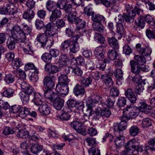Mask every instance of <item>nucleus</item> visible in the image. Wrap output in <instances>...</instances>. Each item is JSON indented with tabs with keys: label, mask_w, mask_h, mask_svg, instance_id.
<instances>
[{
	"label": "nucleus",
	"mask_w": 155,
	"mask_h": 155,
	"mask_svg": "<svg viewBox=\"0 0 155 155\" xmlns=\"http://www.w3.org/2000/svg\"><path fill=\"white\" fill-rule=\"evenodd\" d=\"M149 146L146 145L142 148L139 147L140 142L137 137L134 138L128 141L126 144L127 147H129L133 150H137L139 155H147L149 151L155 150V139H150L148 142Z\"/></svg>",
	"instance_id": "f257e3e1"
},
{
	"label": "nucleus",
	"mask_w": 155,
	"mask_h": 155,
	"mask_svg": "<svg viewBox=\"0 0 155 155\" xmlns=\"http://www.w3.org/2000/svg\"><path fill=\"white\" fill-rule=\"evenodd\" d=\"M11 37L8 39L7 42L6 44L8 48L10 50H13L15 47V44L18 42L23 43V49L25 54L32 55L33 54V51L32 47L28 43H25L23 40L24 36L22 34V37H20L17 35L18 33L16 31H11Z\"/></svg>",
	"instance_id": "f03ea898"
},
{
	"label": "nucleus",
	"mask_w": 155,
	"mask_h": 155,
	"mask_svg": "<svg viewBox=\"0 0 155 155\" xmlns=\"http://www.w3.org/2000/svg\"><path fill=\"white\" fill-rule=\"evenodd\" d=\"M54 27L50 23L47 24L45 27L44 33H40L38 35L36 40L41 44V47L45 48L47 45L46 48H49L51 47V45L50 46L48 45V37L54 38V36H57V34L53 30Z\"/></svg>",
	"instance_id": "7ed1b4c3"
},
{
	"label": "nucleus",
	"mask_w": 155,
	"mask_h": 155,
	"mask_svg": "<svg viewBox=\"0 0 155 155\" xmlns=\"http://www.w3.org/2000/svg\"><path fill=\"white\" fill-rule=\"evenodd\" d=\"M19 84L22 91L19 93L21 99L23 104H26L34 93V88L25 82L22 81Z\"/></svg>",
	"instance_id": "20e7f679"
},
{
	"label": "nucleus",
	"mask_w": 155,
	"mask_h": 155,
	"mask_svg": "<svg viewBox=\"0 0 155 155\" xmlns=\"http://www.w3.org/2000/svg\"><path fill=\"white\" fill-rule=\"evenodd\" d=\"M21 29L18 25H15L12 29L13 31H16L18 33L17 35L20 37H22V34L24 37L23 41L25 42L26 40V35L29 34L31 32L32 28L27 24L25 23L22 24L21 25Z\"/></svg>",
	"instance_id": "39448f33"
},
{
	"label": "nucleus",
	"mask_w": 155,
	"mask_h": 155,
	"mask_svg": "<svg viewBox=\"0 0 155 155\" xmlns=\"http://www.w3.org/2000/svg\"><path fill=\"white\" fill-rule=\"evenodd\" d=\"M139 112V110L137 107H128L123 110V119L128 120L130 119L135 118L138 116Z\"/></svg>",
	"instance_id": "423d86ee"
},
{
	"label": "nucleus",
	"mask_w": 155,
	"mask_h": 155,
	"mask_svg": "<svg viewBox=\"0 0 155 155\" xmlns=\"http://www.w3.org/2000/svg\"><path fill=\"white\" fill-rule=\"evenodd\" d=\"M130 65L131 68V71L135 75L131 77V81L134 82L138 83L140 82L141 80V77L140 74V71H143L142 67L135 64L134 63L133 60L130 61Z\"/></svg>",
	"instance_id": "0eeeda50"
},
{
	"label": "nucleus",
	"mask_w": 155,
	"mask_h": 155,
	"mask_svg": "<svg viewBox=\"0 0 155 155\" xmlns=\"http://www.w3.org/2000/svg\"><path fill=\"white\" fill-rule=\"evenodd\" d=\"M84 141L89 146L91 147L88 150L89 155H101L100 150L98 149L97 151L95 147L97 144L95 138L88 137Z\"/></svg>",
	"instance_id": "6e6552de"
},
{
	"label": "nucleus",
	"mask_w": 155,
	"mask_h": 155,
	"mask_svg": "<svg viewBox=\"0 0 155 155\" xmlns=\"http://www.w3.org/2000/svg\"><path fill=\"white\" fill-rule=\"evenodd\" d=\"M18 12L17 8L11 4H5L0 8V14L14 15Z\"/></svg>",
	"instance_id": "1a4fd4ad"
},
{
	"label": "nucleus",
	"mask_w": 155,
	"mask_h": 155,
	"mask_svg": "<svg viewBox=\"0 0 155 155\" xmlns=\"http://www.w3.org/2000/svg\"><path fill=\"white\" fill-rule=\"evenodd\" d=\"M134 59L133 60L134 64L142 67V70H143L144 72L149 71L148 66L144 65L146 61L144 56L139 55H135L134 56Z\"/></svg>",
	"instance_id": "9d476101"
},
{
	"label": "nucleus",
	"mask_w": 155,
	"mask_h": 155,
	"mask_svg": "<svg viewBox=\"0 0 155 155\" xmlns=\"http://www.w3.org/2000/svg\"><path fill=\"white\" fill-rule=\"evenodd\" d=\"M103 99L101 97L95 93H93L91 95L87 98L86 102H87L89 104H93L94 107L95 104L100 103L99 105L103 106V102L102 101Z\"/></svg>",
	"instance_id": "9b49d317"
},
{
	"label": "nucleus",
	"mask_w": 155,
	"mask_h": 155,
	"mask_svg": "<svg viewBox=\"0 0 155 155\" xmlns=\"http://www.w3.org/2000/svg\"><path fill=\"white\" fill-rule=\"evenodd\" d=\"M71 127L73 128L78 133L83 135L87 134L85 128L82 125V124L77 120L74 121L70 124Z\"/></svg>",
	"instance_id": "f8f14e48"
},
{
	"label": "nucleus",
	"mask_w": 155,
	"mask_h": 155,
	"mask_svg": "<svg viewBox=\"0 0 155 155\" xmlns=\"http://www.w3.org/2000/svg\"><path fill=\"white\" fill-rule=\"evenodd\" d=\"M140 44H137L136 45L137 51L138 53L142 56L149 57L152 53L151 48L149 46L141 47Z\"/></svg>",
	"instance_id": "ddd939ff"
},
{
	"label": "nucleus",
	"mask_w": 155,
	"mask_h": 155,
	"mask_svg": "<svg viewBox=\"0 0 155 155\" xmlns=\"http://www.w3.org/2000/svg\"><path fill=\"white\" fill-rule=\"evenodd\" d=\"M57 94L62 97H64L68 94L69 88L68 85L59 84L57 85L55 88Z\"/></svg>",
	"instance_id": "4468645a"
},
{
	"label": "nucleus",
	"mask_w": 155,
	"mask_h": 155,
	"mask_svg": "<svg viewBox=\"0 0 155 155\" xmlns=\"http://www.w3.org/2000/svg\"><path fill=\"white\" fill-rule=\"evenodd\" d=\"M44 86L42 88L43 90L52 89L54 86V82L51 78L49 76H46L43 80Z\"/></svg>",
	"instance_id": "2eb2a0df"
},
{
	"label": "nucleus",
	"mask_w": 155,
	"mask_h": 155,
	"mask_svg": "<svg viewBox=\"0 0 155 155\" xmlns=\"http://www.w3.org/2000/svg\"><path fill=\"white\" fill-rule=\"evenodd\" d=\"M114 74L117 78V84L119 86L121 85L124 82V78L123 77V73L122 70L120 68H118L115 70Z\"/></svg>",
	"instance_id": "dca6fc26"
},
{
	"label": "nucleus",
	"mask_w": 155,
	"mask_h": 155,
	"mask_svg": "<svg viewBox=\"0 0 155 155\" xmlns=\"http://www.w3.org/2000/svg\"><path fill=\"white\" fill-rule=\"evenodd\" d=\"M44 91V95L45 97L51 101H53L58 95L54 93L52 89L43 90Z\"/></svg>",
	"instance_id": "f3484780"
},
{
	"label": "nucleus",
	"mask_w": 155,
	"mask_h": 155,
	"mask_svg": "<svg viewBox=\"0 0 155 155\" xmlns=\"http://www.w3.org/2000/svg\"><path fill=\"white\" fill-rule=\"evenodd\" d=\"M53 106L54 108L58 110H61L64 105V100L59 96L57 97L53 101Z\"/></svg>",
	"instance_id": "a211bd4d"
},
{
	"label": "nucleus",
	"mask_w": 155,
	"mask_h": 155,
	"mask_svg": "<svg viewBox=\"0 0 155 155\" xmlns=\"http://www.w3.org/2000/svg\"><path fill=\"white\" fill-rule=\"evenodd\" d=\"M125 95L132 103L136 102L137 98L133 91L130 88L127 89L125 91Z\"/></svg>",
	"instance_id": "6ab92c4d"
},
{
	"label": "nucleus",
	"mask_w": 155,
	"mask_h": 155,
	"mask_svg": "<svg viewBox=\"0 0 155 155\" xmlns=\"http://www.w3.org/2000/svg\"><path fill=\"white\" fill-rule=\"evenodd\" d=\"M51 12L52 13L50 16L49 19L50 21L52 23L55 21L56 19L60 18L62 14L60 10L56 8Z\"/></svg>",
	"instance_id": "aec40b11"
},
{
	"label": "nucleus",
	"mask_w": 155,
	"mask_h": 155,
	"mask_svg": "<svg viewBox=\"0 0 155 155\" xmlns=\"http://www.w3.org/2000/svg\"><path fill=\"white\" fill-rule=\"evenodd\" d=\"M73 92L76 96H82L85 93V90L82 85L77 84L74 88Z\"/></svg>",
	"instance_id": "412c9836"
},
{
	"label": "nucleus",
	"mask_w": 155,
	"mask_h": 155,
	"mask_svg": "<svg viewBox=\"0 0 155 155\" xmlns=\"http://www.w3.org/2000/svg\"><path fill=\"white\" fill-rule=\"evenodd\" d=\"M68 109L67 108H64L61 111L59 118L62 121H67L69 120L71 115L69 113Z\"/></svg>",
	"instance_id": "4be33fe9"
},
{
	"label": "nucleus",
	"mask_w": 155,
	"mask_h": 155,
	"mask_svg": "<svg viewBox=\"0 0 155 155\" xmlns=\"http://www.w3.org/2000/svg\"><path fill=\"white\" fill-rule=\"evenodd\" d=\"M71 44V40L68 39L61 43L60 46V50L61 53H66L68 51V48Z\"/></svg>",
	"instance_id": "5701e85b"
},
{
	"label": "nucleus",
	"mask_w": 155,
	"mask_h": 155,
	"mask_svg": "<svg viewBox=\"0 0 155 155\" xmlns=\"http://www.w3.org/2000/svg\"><path fill=\"white\" fill-rule=\"evenodd\" d=\"M32 97H33L32 101L36 105H41L42 104L43 101L41 100V96L38 93L35 92L34 89V93L32 94Z\"/></svg>",
	"instance_id": "b1692460"
},
{
	"label": "nucleus",
	"mask_w": 155,
	"mask_h": 155,
	"mask_svg": "<svg viewBox=\"0 0 155 155\" xmlns=\"http://www.w3.org/2000/svg\"><path fill=\"white\" fill-rule=\"evenodd\" d=\"M101 79L103 82L107 86L110 87L113 84L112 78L108 74H105L101 75Z\"/></svg>",
	"instance_id": "393cba45"
},
{
	"label": "nucleus",
	"mask_w": 155,
	"mask_h": 155,
	"mask_svg": "<svg viewBox=\"0 0 155 155\" xmlns=\"http://www.w3.org/2000/svg\"><path fill=\"white\" fill-rule=\"evenodd\" d=\"M107 40L110 46L114 49H118L119 48L118 42L117 40L114 37L107 38Z\"/></svg>",
	"instance_id": "a878e982"
},
{
	"label": "nucleus",
	"mask_w": 155,
	"mask_h": 155,
	"mask_svg": "<svg viewBox=\"0 0 155 155\" xmlns=\"http://www.w3.org/2000/svg\"><path fill=\"white\" fill-rule=\"evenodd\" d=\"M35 15L34 11L31 9H28L22 14L23 18L27 20L33 19Z\"/></svg>",
	"instance_id": "bb28decb"
},
{
	"label": "nucleus",
	"mask_w": 155,
	"mask_h": 155,
	"mask_svg": "<svg viewBox=\"0 0 155 155\" xmlns=\"http://www.w3.org/2000/svg\"><path fill=\"white\" fill-rule=\"evenodd\" d=\"M103 45H101L96 47L95 49L94 53L96 57L102 59L104 58V52L103 51Z\"/></svg>",
	"instance_id": "cd10ccee"
},
{
	"label": "nucleus",
	"mask_w": 155,
	"mask_h": 155,
	"mask_svg": "<svg viewBox=\"0 0 155 155\" xmlns=\"http://www.w3.org/2000/svg\"><path fill=\"white\" fill-rule=\"evenodd\" d=\"M38 110L40 113L45 115H48L51 113V108L47 104H44L41 106Z\"/></svg>",
	"instance_id": "c85d7f7f"
},
{
	"label": "nucleus",
	"mask_w": 155,
	"mask_h": 155,
	"mask_svg": "<svg viewBox=\"0 0 155 155\" xmlns=\"http://www.w3.org/2000/svg\"><path fill=\"white\" fill-rule=\"evenodd\" d=\"M29 140H26L25 141L22 143L21 144V151L24 153H26L28 152V149H30L29 147L30 145L33 144V143L30 142Z\"/></svg>",
	"instance_id": "c756f323"
},
{
	"label": "nucleus",
	"mask_w": 155,
	"mask_h": 155,
	"mask_svg": "<svg viewBox=\"0 0 155 155\" xmlns=\"http://www.w3.org/2000/svg\"><path fill=\"white\" fill-rule=\"evenodd\" d=\"M140 105L139 106V109L141 112L149 114V112H151V111H149L151 110L152 108L145 102H140Z\"/></svg>",
	"instance_id": "7c9ffc66"
},
{
	"label": "nucleus",
	"mask_w": 155,
	"mask_h": 155,
	"mask_svg": "<svg viewBox=\"0 0 155 155\" xmlns=\"http://www.w3.org/2000/svg\"><path fill=\"white\" fill-rule=\"evenodd\" d=\"M69 58L66 53H61L59 57L58 63L60 64L65 65L69 61Z\"/></svg>",
	"instance_id": "2f4dec72"
},
{
	"label": "nucleus",
	"mask_w": 155,
	"mask_h": 155,
	"mask_svg": "<svg viewBox=\"0 0 155 155\" xmlns=\"http://www.w3.org/2000/svg\"><path fill=\"white\" fill-rule=\"evenodd\" d=\"M119 136L117 137V138L114 140V143L118 147L123 145L124 143V138L123 136V134H120Z\"/></svg>",
	"instance_id": "473e14b6"
},
{
	"label": "nucleus",
	"mask_w": 155,
	"mask_h": 155,
	"mask_svg": "<svg viewBox=\"0 0 155 155\" xmlns=\"http://www.w3.org/2000/svg\"><path fill=\"white\" fill-rule=\"evenodd\" d=\"M125 149L121 153V155H137L138 152L137 150H133L129 147H127L126 144L125 145Z\"/></svg>",
	"instance_id": "72a5a7b5"
},
{
	"label": "nucleus",
	"mask_w": 155,
	"mask_h": 155,
	"mask_svg": "<svg viewBox=\"0 0 155 155\" xmlns=\"http://www.w3.org/2000/svg\"><path fill=\"white\" fill-rule=\"evenodd\" d=\"M92 81V79L89 76L87 78L84 77H82L80 79L81 85L84 87L89 86L91 84Z\"/></svg>",
	"instance_id": "f704fd0d"
},
{
	"label": "nucleus",
	"mask_w": 155,
	"mask_h": 155,
	"mask_svg": "<svg viewBox=\"0 0 155 155\" xmlns=\"http://www.w3.org/2000/svg\"><path fill=\"white\" fill-rule=\"evenodd\" d=\"M58 84L68 85L70 80L68 78L67 75L64 74H61L58 77Z\"/></svg>",
	"instance_id": "c9c22d12"
},
{
	"label": "nucleus",
	"mask_w": 155,
	"mask_h": 155,
	"mask_svg": "<svg viewBox=\"0 0 155 155\" xmlns=\"http://www.w3.org/2000/svg\"><path fill=\"white\" fill-rule=\"evenodd\" d=\"M107 54L108 57L110 60H116L119 54L116 50L114 49H110L108 51Z\"/></svg>",
	"instance_id": "e433bc0d"
},
{
	"label": "nucleus",
	"mask_w": 155,
	"mask_h": 155,
	"mask_svg": "<svg viewBox=\"0 0 155 155\" xmlns=\"http://www.w3.org/2000/svg\"><path fill=\"white\" fill-rule=\"evenodd\" d=\"M15 91L13 89L8 88L1 93L2 96L9 98L13 96Z\"/></svg>",
	"instance_id": "4c0bfd02"
},
{
	"label": "nucleus",
	"mask_w": 155,
	"mask_h": 155,
	"mask_svg": "<svg viewBox=\"0 0 155 155\" xmlns=\"http://www.w3.org/2000/svg\"><path fill=\"white\" fill-rule=\"evenodd\" d=\"M117 32L118 36V38L120 39L122 37L123 35L125 33V31L123 25L121 24H117Z\"/></svg>",
	"instance_id": "58836bf2"
},
{
	"label": "nucleus",
	"mask_w": 155,
	"mask_h": 155,
	"mask_svg": "<svg viewBox=\"0 0 155 155\" xmlns=\"http://www.w3.org/2000/svg\"><path fill=\"white\" fill-rule=\"evenodd\" d=\"M86 104L87 108L84 113V115L89 118L93 113L94 111L93 108L94 106L93 104H89L87 102H86Z\"/></svg>",
	"instance_id": "ea45409f"
},
{
	"label": "nucleus",
	"mask_w": 155,
	"mask_h": 155,
	"mask_svg": "<svg viewBox=\"0 0 155 155\" xmlns=\"http://www.w3.org/2000/svg\"><path fill=\"white\" fill-rule=\"evenodd\" d=\"M92 20L96 23H101L105 21V17L102 15L97 14L92 16Z\"/></svg>",
	"instance_id": "a19ab883"
},
{
	"label": "nucleus",
	"mask_w": 155,
	"mask_h": 155,
	"mask_svg": "<svg viewBox=\"0 0 155 155\" xmlns=\"http://www.w3.org/2000/svg\"><path fill=\"white\" fill-rule=\"evenodd\" d=\"M115 100V97L112 96H109L104 104V106H106L107 107L110 108L114 106ZM103 105L104 104H102Z\"/></svg>",
	"instance_id": "79ce46f5"
},
{
	"label": "nucleus",
	"mask_w": 155,
	"mask_h": 155,
	"mask_svg": "<svg viewBox=\"0 0 155 155\" xmlns=\"http://www.w3.org/2000/svg\"><path fill=\"white\" fill-rule=\"evenodd\" d=\"M30 114V109L26 107H21L19 116L22 118L25 117Z\"/></svg>",
	"instance_id": "37998d69"
},
{
	"label": "nucleus",
	"mask_w": 155,
	"mask_h": 155,
	"mask_svg": "<svg viewBox=\"0 0 155 155\" xmlns=\"http://www.w3.org/2000/svg\"><path fill=\"white\" fill-rule=\"evenodd\" d=\"M16 136L19 138L25 139L29 137V134L27 130L21 129L18 132Z\"/></svg>",
	"instance_id": "c03bdc74"
},
{
	"label": "nucleus",
	"mask_w": 155,
	"mask_h": 155,
	"mask_svg": "<svg viewBox=\"0 0 155 155\" xmlns=\"http://www.w3.org/2000/svg\"><path fill=\"white\" fill-rule=\"evenodd\" d=\"M46 6L48 11L51 12L56 8V3L51 0H48L46 2Z\"/></svg>",
	"instance_id": "a18cd8bd"
},
{
	"label": "nucleus",
	"mask_w": 155,
	"mask_h": 155,
	"mask_svg": "<svg viewBox=\"0 0 155 155\" xmlns=\"http://www.w3.org/2000/svg\"><path fill=\"white\" fill-rule=\"evenodd\" d=\"M43 147L41 145L35 144L33 145L31 148V150L34 153H38L42 150Z\"/></svg>",
	"instance_id": "49530a36"
},
{
	"label": "nucleus",
	"mask_w": 155,
	"mask_h": 155,
	"mask_svg": "<svg viewBox=\"0 0 155 155\" xmlns=\"http://www.w3.org/2000/svg\"><path fill=\"white\" fill-rule=\"evenodd\" d=\"M79 18L76 15L72 14H69L67 16V19L69 22L71 23L76 24Z\"/></svg>",
	"instance_id": "de8ad7c7"
},
{
	"label": "nucleus",
	"mask_w": 155,
	"mask_h": 155,
	"mask_svg": "<svg viewBox=\"0 0 155 155\" xmlns=\"http://www.w3.org/2000/svg\"><path fill=\"white\" fill-rule=\"evenodd\" d=\"M144 21L148 24L154 25L155 24V21L154 18L150 15H147L145 16L142 15Z\"/></svg>",
	"instance_id": "09e8293b"
},
{
	"label": "nucleus",
	"mask_w": 155,
	"mask_h": 155,
	"mask_svg": "<svg viewBox=\"0 0 155 155\" xmlns=\"http://www.w3.org/2000/svg\"><path fill=\"white\" fill-rule=\"evenodd\" d=\"M136 15L135 12H134L127 13V14H124V17L125 21L127 22H130L132 20H134V18Z\"/></svg>",
	"instance_id": "8fccbe9b"
},
{
	"label": "nucleus",
	"mask_w": 155,
	"mask_h": 155,
	"mask_svg": "<svg viewBox=\"0 0 155 155\" xmlns=\"http://www.w3.org/2000/svg\"><path fill=\"white\" fill-rule=\"evenodd\" d=\"M77 22L75 24L77 30L79 31L81 30V31H82L86 25V22L80 18L78 19Z\"/></svg>",
	"instance_id": "3c124183"
},
{
	"label": "nucleus",
	"mask_w": 155,
	"mask_h": 155,
	"mask_svg": "<svg viewBox=\"0 0 155 155\" xmlns=\"http://www.w3.org/2000/svg\"><path fill=\"white\" fill-rule=\"evenodd\" d=\"M4 81L7 84H12L15 81V77L11 74H6L5 77Z\"/></svg>",
	"instance_id": "603ef678"
},
{
	"label": "nucleus",
	"mask_w": 155,
	"mask_h": 155,
	"mask_svg": "<svg viewBox=\"0 0 155 155\" xmlns=\"http://www.w3.org/2000/svg\"><path fill=\"white\" fill-rule=\"evenodd\" d=\"M22 62L20 59L16 58L12 61V65L13 68H15L17 70V68H18L20 66L22 65Z\"/></svg>",
	"instance_id": "864d4df0"
},
{
	"label": "nucleus",
	"mask_w": 155,
	"mask_h": 155,
	"mask_svg": "<svg viewBox=\"0 0 155 155\" xmlns=\"http://www.w3.org/2000/svg\"><path fill=\"white\" fill-rule=\"evenodd\" d=\"M139 129L136 126H133L129 129V133L132 136H136L138 133Z\"/></svg>",
	"instance_id": "5fc2aeb1"
},
{
	"label": "nucleus",
	"mask_w": 155,
	"mask_h": 155,
	"mask_svg": "<svg viewBox=\"0 0 155 155\" xmlns=\"http://www.w3.org/2000/svg\"><path fill=\"white\" fill-rule=\"evenodd\" d=\"M41 58L44 61L49 63L51 62L52 57L49 53H45L42 54Z\"/></svg>",
	"instance_id": "6e6d98bb"
},
{
	"label": "nucleus",
	"mask_w": 155,
	"mask_h": 155,
	"mask_svg": "<svg viewBox=\"0 0 155 155\" xmlns=\"http://www.w3.org/2000/svg\"><path fill=\"white\" fill-rule=\"evenodd\" d=\"M90 5H92V4L91 3L84 8V12L85 14L87 16H93L94 13L92 10V8L90 7Z\"/></svg>",
	"instance_id": "4d7b16f0"
},
{
	"label": "nucleus",
	"mask_w": 155,
	"mask_h": 155,
	"mask_svg": "<svg viewBox=\"0 0 155 155\" xmlns=\"http://www.w3.org/2000/svg\"><path fill=\"white\" fill-rule=\"evenodd\" d=\"M99 105L97 107L94 111L95 117L97 119H99L101 117H102L103 109Z\"/></svg>",
	"instance_id": "13d9d810"
},
{
	"label": "nucleus",
	"mask_w": 155,
	"mask_h": 155,
	"mask_svg": "<svg viewBox=\"0 0 155 155\" xmlns=\"http://www.w3.org/2000/svg\"><path fill=\"white\" fill-rule=\"evenodd\" d=\"M70 52L75 53L79 49V46L78 43H72L70 45Z\"/></svg>",
	"instance_id": "bf43d9fd"
},
{
	"label": "nucleus",
	"mask_w": 155,
	"mask_h": 155,
	"mask_svg": "<svg viewBox=\"0 0 155 155\" xmlns=\"http://www.w3.org/2000/svg\"><path fill=\"white\" fill-rule=\"evenodd\" d=\"M39 71L38 70L35 69L30 76L29 77L30 80L34 82L37 81L38 79V76L37 75Z\"/></svg>",
	"instance_id": "052dcab7"
},
{
	"label": "nucleus",
	"mask_w": 155,
	"mask_h": 155,
	"mask_svg": "<svg viewBox=\"0 0 155 155\" xmlns=\"http://www.w3.org/2000/svg\"><path fill=\"white\" fill-rule=\"evenodd\" d=\"M94 29L98 31H103L104 30V27L101 23H94L92 25Z\"/></svg>",
	"instance_id": "680f3d73"
},
{
	"label": "nucleus",
	"mask_w": 155,
	"mask_h": 155,
	"mask_svg": "<svg viewBox=\"0 0 155 155\" xmlns=\"http://www.w3.org/2000/svg\"><path fill=\"white\" fill-rule=\"evenodd\" d=\"M21 107L18 105L15 104L10 106L9 110L13 113H19L21 109Z\"/></svg>",
	"instance_id": "e2e57ef3"
},
{
	"label": "nucleus",
	"mask_w": 155,
	"mask_h": 155,
	"mask_svg": "<svg viewBox=\"0 0 155 155\" xmlns=\"http://www.w3.org/2000/svg\"><path fill=\"white\" fill-rule=\"evenodd\" d=\"M145 21L141 15H140L138 18L137 21L136 22V24L137 26L141 28H143L145 25Z\"/></svg>",
	"instance_id": "0e129e2a"
},
{
	"label": "nucleus",
	"mask_w": 155,
	"mask_h": 155,
	"mask_svg": "<svg viewBox=\"0 0 155 155\" xmlns=\"http://www.w3.org/2000/svg\"><path fill=\"white\" fill-rule=\"evenodd\" d=\"M126 103V100L124 97H119L117 103V105L120 107L124 106Z\"/></svg>",
	"instance_id": "69168bd1"
},
{
	"label": "nucleus",
	"mask_w": 155,
	"mask_h": 155,
	"mask_svg": "<svg viewBox=\"0 0 155 155\" xmlns=\"http://www.w3.org/2000/svg\"><path fill=\"white\" fill-rule=\"evenodd\" d=\"M151 125V121L149 118H146L143 119L142 126L143 128L150 126Z\"/></svg>",
	"instance_id": "338daca9"
},
{
	"label": "nucleus",
	"mask_w": 155,
	"mask_h": 155,
	"mask_svg": "<svg viewBox=\"0 0 155 155\" xmlns=\"http://www.w3.org/2000/svg\"><path fill=\"white\" fill-rule=\"evenodd\" d=\"M94 38L95 41L100 43H103L104 42L105 39L104 37L98 33H95Z\"/></svg>",
	"instance_id": "774afa93"
}]
</instances>
